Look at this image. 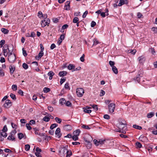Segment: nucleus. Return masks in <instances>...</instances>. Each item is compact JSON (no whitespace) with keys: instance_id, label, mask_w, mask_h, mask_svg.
<instances>
[{"instance_id":"41","label":"nucleus","mask_w":157,"mask_h":157,"mask_svg":"<svg viewBox=\"0 0 157 157\" xmlns=\"http://www.w3.org/2000/svg\"><path fill=\"white\" fill-rule=\"evenodd\" d=\"M0 135H1V136H2L4 137H6L7 136V134L4 132H1Z\"/></svg>"},{"instance_id":"19","label":"nucleus","mask_w":157,"mask_h":157,"mask_svg":"<svg viewBox=\"0 0 157 157\" xmlns=\"http://www.w3.org/2000/svg\"><path fill=\"white\" fill-rule=\"evenodd\" d=\"M138 59L140 63H143L145 61V59L144 57L143 56H140Z\"/></svg>"},{"instance_id":"33","label":"nucleus","mask_w":157,"mask_h":157,"mask_svg":"<svg viewBox=\"0 0 157 157\" xmlns=\"http://www.w3.org/2000/svg\"><path fill=\"white\" fill-rule=\"evenodd\" d=\"M43 120L46 122H48L50 120V118L46 116H45L43 119Z\"/></svg>"},{"instance_id":"8","label":"nucleus","mask_w":157,"mask_h":157,"mask_svg":"<svg viewBox=\"0 0 157 157\" xmlns=\"http://www.w3.org/2000/svg\"><path fill=\"white\" fill-rule=\"evenodd\" d=\"M68 152V149L66 147L62 148L61 150L59 151L61 156H64L66 152Z\"/></svg>"},{"instance_id":"32","label":"nucleus","mask_w":157,"mask_h":157,"mask_svg":"<svg viewBox=\"0 0 157 157\" xmlns=\"http://www.w3.org/2000/svg\"><path fill=\"white\" fill-rule=\"evenodd\" d=\"M58 126V124H52L50 127V129H53L54 128Z\"/></svg>"},{"instance_id":"44","label":"nucleus","mask_w":157,"mask_h":157,"mask_svg":"<svg viewBox=\"0 0 157 157\" xmlns=\"http://www.w3.org/2000/svg\"><path fill=\"white\" fill-rule=\"evenodd\" d=\"M22 67H23V68L25 69H28V65L27 64H26L25 63H23V64Z\"/></svg>"},{"instance_id":"58","label":"nucleus","mask_w":157,"mask_h":157,"mask_svg":"<svg viewBox=\"0 0 157 157\" xmlns=\"http://www.w3.org/2000/svg\"><path fill=\"white\" fill-rule=\"evenodd\" d=\"M11 125L12 127L13 128L16 129L17 128V126L15 124H14L12 122V123H11Z\"/></svg>"},{"instance_id":"48","label":"nucleus","mask_w":157,"mask_h":157,"mask_svg":"<svg viewBox=\"0 0 157 157\" xmlns=\"http://www.w3.org/2000/svg\"><path fill=\"white\" fill-rule=\"evenodd\" d=\"M35 132V133L36 135H40V133H38L37 131H38V130L36 128H33Z\"/></svg>"},{"instance_id":"10","label":"nucleus","mask_w":157,"mask_h":157,"mask_svg":"<svg viewBox=\"0 0 157 157\" xmlns=\"http://www.w3.org/2000/svg\"><path fill=\"white\" fill-rule=\"evenodd\" d=\"M55 134L58 136L59 138L61 136L62 134L60 133V129L59 128H58L56 129L55 131Z\"/></svg>"},{"instance_id":"24","label":"nucleus","mask_w":157,"mask_h":157,"mask_svg":"<svg viewBox=\"0 0 157 157\" xmlns=\"http://www.w3.org/2000/svg\"><path fill=\"white\" fill-rule=\"evenodd\" d=\"M67 68L70 70H74L75 68V66L72 64H70L68 65Z\"/></svg>"},{"instance_id":"29","label":"nucleus","mask_w":157,"mask_h":157,"mask_svg":"<svg viewBox=\"0 0 157 157\" xmlns=\"http://www.w3.org/2000/svg\"><path fill=\"white\" fill-rule=\"evenodd\" d=\"M50 91V89L49 88L45 87L43 89L44 93H47Z\"/></svg>"},{"instance_id":"15","label":"nucleus","mask_w":157,"mask_h":157,"mask_svg":"<svg viewBox=\"0 0 157 157\" xmlns=\"http://www.w3.org/2000/svg\"><path fill=\"white\" fill-rule=\"evenodd\" d=\"M9 68L10 74L12 75L13 73V72L15 70V67L13 65H10Z\"/></svg>"},{"instance_id":"21","label":"nucleus","mask_w":157,"mask_h":157,"mask_svg":"<svg viewBox=\"0 0 157 157\" xmlns=\"http://www.w3.org/2000/svg\"><path fill=\"white\" fill-rule=\"evenodd\" d=\"M154 115V113L153 112H151L147 114V117L148 118H151Z\"/></svg>"},{"instance_id":"22","label":"nucleus","mask_w":157,"mask_h":157,"mask_svg":"<svg viewBox=\"0 0 157 157\" xmlns=\"http://www.w3.org/2000/svg\"><path fill=\"white\" fill-rule=\"evenodd\" d=\"M112 68V71L113 72L116 74H117L118 73V71L116 67L115 66H113Z\"/></svg>"},{"instance_id":"51","label":"nucleus","mask_w":157,"mask_h":157,"mask_svg":"<svg viewBox=\"0 0 157 157\" xmlns=\"http://www.w3.org/2000/svg\"><path fill=\"white\" fill-rule=\"evenodd\" d=\"M30 124H29V123H27L26 124V126L28 130H31L32 129V128L31 126H30Z\"/></svg>"},{"instance_id":"40","label":"nucleus","mask_w":157,"mask_h":157,"mask_svg":"<svg viewBox=\"0 0 157 157\" xmlns=\"http://www.w3.org/2000/svg\"><path fill=\"white\" fill-rule=\"evenodd\" d=\"M30 146L29 144H26L25 145V149L26 151H27L29 150Z\"/></svg>"},{"instance_id":"49","label":"nucleus","mask_w":157,"mask_h":157,"mask_svg":"<svg viewBox=\"0 0 157 157\" xmlns=\"http://www.w3.org/2000/svg\"><path fill=\"white\" fill-rule=\"evenodd\" d=\"M98 41L96 39H94V43L93 45V46L96 45L98 43Z\"/></svg>"},{"instance_id":"26","label":"nucleus","mask_w":157,"mask_h":157,"mask_svg":"<svg viewBox=\"0 0 157 157\" xmlns=\"http://www.w3.org/2000/svg\"><path fill=\"white\" fill-rule=\"evenodd\" d=\"M66 101L64 98H61L59 101V102L60 104L61 105H63L65 103V102Z\"/></svg>"},{"instance_id":"13","label":"nucleus","mask_w":157,"mask_h":157,"mask_svg":"<svg viewBox=\"0 0 157 157\" xmlns=\"http://www.w3.org/2000/svg\"><path fill=\"white\" fill-rule=\"evenodd\" d=\"M70 2L69 1H67L66 2L64 6L65 7H66V10H70Z\"/></svg>"},{"instance_id":"1","label":"nucleus","mask_w":157,"mask_h":157,"mask_svg":"<svg viewBox=\"0 0 157 157\" xmlns=\"http://www.w3.org/2000/svg\"><path fill=\"white\" fill-rule=\"evenodd\" d=\"M127 123L124 120H122L121 121H119L117 124V127L118 128V130L116 131L123 133H126V130L127 129Z\"/></svg>"},{"instance_id":"5","label":"nucleus","mask_w":157,"mask_h":157,"mask_svg":"<svg viewBox=\"0 0 157 157\" xmlns=\"http://www.w3.org/2000/svg\"><path fill=\"white\" fill-rule=\"evenodd\" d=\"M115 105L114 103H111L108 105V107L109 111L110 113H113L115 109Z\"/></svg>"},{"instance_id":"45","label":"nucleus","mask_w":157,"mask_h":157,"mask_svg":"<svg viewBox=\"0 0 157 157\" xmlns=\"http://www.w3.org/2000/svg\"><path fill=\"white\" fill-rule=\"evenodd\" d=\"M28 34L29 35V36H28V37H34L35 35L36 34L34 32H32L31 33V34L30 35L29 34Z\"/></svg>"},{"instance_id":"12","label":"nucleus","mask_w":157,"mask_h":157,"mask_svg":"<svg viewBox=\"0 0 157 157\" xmlns=\"http://www.w3.org/2000/svg\"><path fill=\"white\" fill-rule=\"evenodd\" d=\"M91 108L90 107L86 106L85 108H83V111L86 113H90L91 112V110L90 109Z\"/></svg>"},{"instance_id":"57","label":"nucleus","mask_w":157,"mask_h":157,"mask_svg":"<svg viewBox=\"0 0 157 157\" xmlns=\"http://www.w3.org/2000/svg\"><path fill=\"white\" fill-rule=\"evenodd\" d=\"M88 13V11H86L85 12L83 13L82 17L83 18H85L86 17V15Z\"/></svg>"},{"instance_id":"39","label":"nucleus","mask_w":157,"mask_h":157,"mask_svg":"<svg viewBox=\"0 0 157 157\" xmlns=\"http://www.w3.org/2000/svg\"><path fill=\"white\" fill-rule=\"evenodd\" d=\"M92 108L95 110L97 111L98 109V108L97 105H91Z\"/></svg>"},{"instance_id":"23","label":"nucleus","mask_w":157,"mask_h":157,"mask_svg":"<svg viewBox=\"0 0 157 157\" xmlns=\"http://www.w3.org/2000/svg\"><path fill=\"white\" fill-rule=\"evenodd\" d=\"M139 139L142 141H144V140H147V137L146 136H141L139 138Z\"/></svg>"},{"instance_id":"52","label":"nucleus","mask_w":157,"mask_h":157,"mask_svg":"<svg viewBox=\"0 0 157 157\" xmlns=\"http://www.w3.org/2000/svg\"><path fill=\"white\" fill-rule=\"evenodd\" d=\"M29 124L30 125H32V124H35V121L33 120H31L29 123Z\"/></svg>"},{"instance_id":"61","label":"nucleus","mask_w":157,"mask_h":157,"mask_svg":"<svg viewBox=\"0 0 157 157\" xmlns=\"http://www.w3.org/2000/svg\"><path fill=\"white\" fill-rule=\"evenodd\" d=\"M109 63L110 66L112 67L113 66H114L115 64L114 62L113 61H110L109 62Z\"/></svg>"},{"instance_id":"36","label":"nucleus","mask_w":157,"mask_h":157,"mask_svg":"<svg viewBox=\"0 0 157 157\" xmlns=\"http://www.w3.org/2000/svg\"><path fill=\"white\" fill-rule=\"evenodd\" d=\"M18 138L21 140L22 139V138L24 137V135L23 134L21 133H19L18 134Z\"/></svg>"},{"instance_id":"55","label":"nucleus","mask_w":157,"mask_h":157,"mask_svg":"<svg viewBox=\"0 0 157 157\" xmlns=\"http://www.w3.org/2000/svg\"><path fill=\"white\" fill-rule=\"evenodd\" d=\"M65 78H61L60 81V85H62L64 82L66 81Z\"/></svg>"},{"instance_id":"42","label":"nucleus","mask_w":157,"mask_h":157,"mask_svg":"<svg viewBox=\"0 0 157 157\" xmlns=\"http://www.w3.org/2000/svg\"><path fill=\"white\" fill-rule=\"evenodd\" d=\"M12 89L14 91H16L17 89V86L16 85H13L12 86Z\"/></svg>"},{"instance_id":"16","label":"nucleus","mask_w":157,"mask_h":157,"mask_svg":"<svg viewBox=\"0 0 157 157\" xmlns=\"http://www.w3.org/2000/svg\"><path fill=\"white\" fill-rule=\"evenodd\" d=\"M67 73L66 71H62L59 72L58 74L59 76L63 77L66 76Z\"/></svg>"},{"instance_id":"4","label":"nucleus","mask_w":157,"mask_h":157,"mask_svg":"<svg viewBox=\"0 0 157 157\" xmlns=\"http://www.w3.org/2000/svg\"><path fill=\"white\" fill-rule=\"evenodd\" d=\"M9 50H10L9 48L8 45L7 44L4 45L2 48V52L5 56H7Z\"/></svg>"},{"instance_id":"2","label":"nucleus","mask_w":157,"mask_h":157,"mask_svg":"<svg viewBox=\"0 0 157 157\" xmlns=\"http://www.w3.org/2000/svg\"><path fill=\"white\" fill-rule=\"evenodd\" d=\"M11 47L12 48L11 51L9 50L8 51V59L10 63H13L16 60L15 56L14 54H13L12 52L13 51V45H11Z\"/></svg>"},{"instance_id":"6","label":"nucleus","mask_w":157,"mask_h":157,"mask_svg":"<svg viewBox=\"0 0 157 157\" xmlns=\"http://www.w3.org/2000/svg\"><path fill=\"white\" fill-rule=\"evenodd\" d=\"M84 93V90L83 88H78L76 89V93L77 95L79 97H82Z\"/></svg>"},{"instance_id":"37","label":"nucleus","mask_w":157,"mask_h":157,"mask_svg":"<svg viewBox=\"0 0 157 157\" xmlns=\"http://www.w3.org/2000/svg\"><path fill=\"white\" fill-rule=\"evenodd\" d=\"M136 145L137 147H139L140 148L142 146V145L139 142H137L136 143Z\"/></svg>"},{"instance_id":"38","label":"nucleus","mask_w":157,"mask_h":157,"mask_svg":"<svg viewBox=\"0 0 157 157\" xmlns=\"http://www.w3.org/2000/svg\"><path fill=\"white\" fill-rule=\"evenodd\" d=\"M55 120L57 123L59 124L62 121V120L61 119L57 117H56L55 118Z\"/></svg>"},{"instance_id":"27","label":"nucleus","mask_w":157,"mask_h":157,"mask_svg":"<svg viewBox=\"0 0 157 157\" xmlns=\"http://www.w3.org/2000/svg\"><path fill=\"white\" fill-rule=\"evenodd\" d=\"M80 133V131L79 129H77L73 133L75 135L78 136Z\"/></svg>"},{"instance_id":"47","label":"nucleus","mask_w":157,"mask_h":157,"mask_svg":"<svg viewBox=\"0 0 157 157\" xmlns=\"http://www.w3.org/2000/svg\"><path fill=\"white\" fill-rule=\"evenodd\" d=\"M65 105H66L67 106L70 107V106H71L72 104H71V102L70 101H67Z\"/></svg>"},{"instance_id":"46","label":"nucleus","mask_w":157,"mask_h":157,"mask_svg":"<svg viewBox=\"0 0 157 157\" xmlns=\"http://www.w3.org/2000/svg\"><path fill=\"white\" fill-rule=\"evenodd\" d=\"M72 139L73 140L76 141L78 140V136L77 135H74L72 137Z\"/></svg>"},{"instance_id":"50","label":"nucleus","mask_w":157,"mask_h":157,"mask_svg":"<svg viewBox=\"0 0 157 157\" xmlns=\"http://www.w3.org/2000/svg\"><path fill=\"white\" fill-rule=\"evenodd\" d=\"M38 16L40 18L42 17L43 14L41 11H39L38 13Z\"/></svg>"},{"instance_id":"18","label":"nucleus","mask_w":157,"mask_h":157,"mask_svg":"<svg viewBox=\"0 0 157 157\" xmlns=\"http://www.w3.org/2000/svg\"><path fill=\"white\" fill-rule=\"evenodd\" d=\"M55 75V73L52 71H51L49 72L48 74V75L49 77V79L51 80L52 78V77Z\"/></svg>"},{"instance_id":"59","label":"nucleus","mask_w":157,"mask_h":157,"mask_svg":"<svg viewBox=\"0 0 157 157\" xmlns=\"http://www.w3.org/2000/svg\"><path fill=\"white\" fill-rule=\"evenodd\" d=\"M137 16L138 18H140L143 16V15L140 12H138L137 13Z\"/></svg>"},{"instance_id":"25","label":"nucleus","mask_w":157,"mask_h":157,"mask_svg":"<svg viewBox=\"0 0 157 157\" xmlns=\"http://www.w3.org/2000/svg\"><path fill=\"white\" fill-rule=\"evenodd\" d=\"M64 88L66 90H70V87L69 86V83L68 82H67L65 83L64 86Z\"/></svg>"},{"instance_id":"54","label":"nucleus","mask_w":157,"mask_h":157,"mask_svg":"<svg viewBox=\"0 0 157 157\" xmlns=\"http://www.w3.org/2000/svg\"><path fill=\"white\" fill-rule=\"evenodd\" d=\"M7 128L6 125H5L2 129V132H6L7 131Z\"/></svg>"},{"instance_id":"7","label":"nucleus","mask_w":157,"mask_h":157,"mask_svg":"<svg viewBox=\"0 0 157 157\" xmlns=\"http://www.w3.org/2000/svg\"><path fill=\"white\" fill-rule=\"evenodd\" d=\"M50 22L49 18H45L41 21V25L42 27H44L47 25H48Z\"/></svg>"},{"instance_id":"64","label":"nucleus","mask_w":157,"mask_h":157,"mask_svg":"<svg viewBox=\"0 0 157 157\" xmlns=\"http://www.w3.org/2000/svg\"><path fill=\"white\" fill-rule=\"evenodd\" d=\"M8 155V154H7V155H6L4 154V153H0V157H7Z\"/></svg>"},{"instance_id":"43","label":"nucleus","mask_w":157,"mask_h":157,"mask_svg":"<svg viewBox=\"0 0 157 157\" xmlns=\"http://www.w3.org/2000/svg\"><path fill=\"white\" fill-rule=\"evenodd\" d=\"M10 97L13 99L14 100H16V99L15 95L13 94H10Z\"/></svg>"},{"instance_id":"35","label":"nucleus","mask_w":157,"mask_h":157,"mask_svg":"<svg viewBox=\"0 0 157 157\" xmlns=\"http://www.w3.org/2000/svg\"><path fill=\"white\" fill-rule=\"evenodd\" d=\"M44 55L43 52L40 51L39 54L38 58V59H40Z\"/></svg>"},{"instance_id":"11","label":"nucleus","mask_w":157,"mask_h":157,"mask_svg":"<svg viewBox=\"0 0 157 157\" xmlns=\"http://www.w3.org/2000/svg\"><path fill=\"white\" fill-rule=\"evenodd\" d=\"M63 128L66 131H70L72 129V127L69 124H67L63 126Z\"/></svg>"},{"instance_id":"14","label":"nucleus","mask_w":157,"mask_h":157,"mask_svg":"<svg viewBox=\"0 0 157 157\" xmlns=\"http://www.w3.org/2000/svg\"><path fill=\"white\" fill-rule=\"evenodd\" d=\"M128 2L127 0H120V2L118 4L119 6H121L124 4H127Z\"/></svg>"},{"instance_id":"30","label":"nucleus","mask_w":157,"mask_h":157,"mask_svg":"<svg viewBox=\"0 0 157 157\" xmlns=\"http://www.w3.org/2000/svg\"><path fill=\"white\" fill-rule=\"evenodd\" d=\"M133 127L134 128H136V129H138V130H141L142 128L140 126L137 125L136 124H134L133 125Z\"/></svg>"},{"instance_id":"31","label":"nucleus","mask_w":157,"mask_h":157,"mask_svg":"<svg viewBox=\"0 0 157 157\" xmlns=\"http://www.w3.org/2000/svg\"><path fill=\"white\" fill-rule=\"evenodd\" d=\"M1 31L2 33H4V34L8 33L9 31L8 29L5 28H2L1 29Z\"/></svg>"},{"instance_id":"62","label":"nucleus","mask_w":157,"mask_h":157,"mask_svg":"<svg viewBox=\"0 0 157 157\" xmlns=\"http://www.w3.org/2000/svg\"><path fill=\"white\" fill-rule=\"evenodd\" d=\"M152 30L154 32V33H157V28L155 27H153L152 28Z\"/></svg>"},{"instance_id":"3","label":"nucleus","mask_w":157,"mask_h":157,"mask_svg":"<svg viewBox=\"0 0 157 157\" xmlns=\"http://www.w3.org/2000/svg\"><path fill=\"white\" fill-rule=\"evenodd\" d=\"M17 133V131L16 130L12 131L10 133V135L8 136L7 139L11 141H15V135Z\"/></svg>"},{"instance_id":"17","label":"nucleus","mask_w":157,"mask_h":157,"mask_svg":"<svg viewBox=\"0 0 157 157\" xmlns=\"http://www.w3.org/2000/svg\"><path fill=\"white\" fill-rule=\"evenodd\" d=\"M142 76V74L141 75L140 74H139L138 73V74L136 78H134V80L135 81H136L138 82H139L140 81V77H141Z\"/></svg>"},{"instance_id":"9","label":"nucleus","mask_w":157,"mask_h":157,"mask_svg":"<svg viewBox=\"0 0 157 157\" xmlns=\"http://www.w3.org/2000/svg\"><path fill=\"white\" fill-rule=\"evenodd\" d=\"M11 102L9 100H7L6 101L5 103L4 104V107L8 108L12 105Z\"/></svg>"},{"instance_id":"63","label":"nucleus","mask_w":157,"mask_h":157,"mask_svg":"<svg viewBox=\"0 0 157 157\" xmlns=\"http://www.w3.org/2000/svg\"><path fill=\"white\" fill-rule=\"evenodd\" d=\"M68 27V25L67 24H65L63 25L62 27V29H65L67 28Z\"/></svg>"},{"instance_id":"60","label":"nucleus","mask_w":157,"mask_h":157,"mask_svg":"<svg viewBox=\"0 0 157 157\" xmlns=\"http://www.w3.org/2000/svg\"><path fill=\"white\" fill-rule=\"evenodd\" d=\"M105 94V92L103 90H101V91L100 95L101 97L103 96Z\"/></svg>"},{"instance_id":"20","label":"nucleus","mask_w":157,"mask_h":157,"mask_svg":"<svg viewBox=\"0 0 157 157\" xmlns=\"http://www.w3.org/2000/svg\"><path fill=\"white\" fill-rule=\"evenodd\" d=\"M5 72L2 67H0V77H3L5 76Z\"/></svg>"},{"instance_id":"53","label":"nucleus","mask_w":157,"mask_h":157,"mask_svg":"<svg viewBox=\"0 0 157 157\" xmlns=\"http://www.w3.org/2000/svg\"><path fill=\"white\" fill-rule=\"evenodd\" d=\"M85 55L83 54L82 56L80 58V60L82 62L84 61Z\"/></svg>"},{"instance_id":"28","label":"nucleus","mask_w":157,"mask_h":157,"mask_svg":"<svg viewBox=\"0 0 157 157\" xmlns=\"http://www.w3.org/2000/svg\"><path fill=\"white\" fill-rule=\"evenodd\" d=\"M66 154H67L66 157H70L72 153L71 151L68 150V152H66Z\"/></svg>"},{"instance_id":"56","label":"nucleus","mask_w":157,"mask_h":157,"mask_svg":"<svg viewBox=\"0 0 157 157\" xmlns=\"http://www.w3.org/2000/svg\"><path fill=\"white\" fill-rule=\"evenodd\" d=\"M96 25V23L94 21H92L91 23V26L92 27H94Z\"/></svg>"},{"instance_id":"34","label":"nucleus","mask_w":157,"mask_h":157,"mask_svg":"<svg viewBox=\"0 0 157 157\" xmlns=\"http://www.w3.org/2000/svg\"><path fill=\"white\" fill-rule=\"evenodd\" d=\"M79 21V18L77 17H74L73 20V22L75 23H77Z\"/></svg>"}]
</instances>
